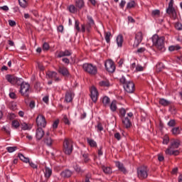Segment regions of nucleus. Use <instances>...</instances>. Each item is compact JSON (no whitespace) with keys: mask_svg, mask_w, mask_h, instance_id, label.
Instances as JSON below:
<instances>
[{"mask_svg":"<svg viewBox=\"0 0 182 182\" xmlns=\"http://www.w3.org/2000/svg\"><path fill=\"white\" fill-rule=\"evenodd\" d=\"M180 147V140L173 139L171 141L170 146L165 151L168 156H178L180 151L177 150Z\"/></svg>","mask_w":182,"mask_h":182,"instance_id":"f257e3e1","label":"nucleus"},{"mask_svg":"<svg viewBox=\"0 0 182 182\" xmlns=\"http://www.w3.org/2000/svg\"><path fill=\"white\" fill-rule=\"evenodd\" d=\"M152 42L154 46H156L158 50H161V52H164V50H166V48H164V38L154 35L152 36Z\"/></svg>","mask_w":182,"mask_h":182,"instance_id":"f03ea898","label":"nucleus"},{"mask_svg":"<svg viewBox=\"0 0 182 182\" xmlns=\"http://www.w3.org/2000/svg\"><path fill=\"white\" fill-rule=\"evenodd\" d=\"M63 151L68 156L73 151V141L69 138H65L63 144Z\"/></svg>","mask_w":182,"mask_h":182,"instance_id":"7ed1b4c3","label":"nucleus"},{"mask_svg":"<svg viewBox=\"0 0 182 182\" xmlns=\"http://www.w3.org/2000/svg\"><path fill=\"white\" fill-rule=\"evenodd\" d=\"M82 69L84 72H86V73L92 75V76H95V75H97V67L92 63H84L82 65Z\"/></svg>","mask_w":182,"mask_h":182,"instance_id":"20e7f679","label":"nucleus"},{"mask_svg":"<svg viewBox=\"0 0 182 182\" xmlns=\"http://www.w3.org/2000/svg\"><path fill=\"white\" fill-rule=\"evenodd\" d=\"M166 12L172 19H177V11H176V8H174V0L169 1Z\"/></svg>","mask_w":182,"mask_h":182,"instance_id":"39448f33","label":"nucleus"},{"mask_svg":"<svg viewBox=\"0 0 182 182\" xmlns=\"http://www.w3.org/2000/svg\"><path fill=\"white\" fill-rule=\"evenodd\" d=\"M137 176L139 180H144L149 177V169L147 166H140L137 168Z\"/></svg>","mask_w":182,"mask_h":182,"instance_id":"423d86ee","label":"nucleus"},{"mask_svg":"<svg viewBox=\"0 0 182 182\" xmlns=\"http://www.w3.org/2000/svg\"><path fill=\"white\" fill-rule=\"evenodd\" d=\"M29 90H31V85L26 82H23L20 87V93L24 97H29Z\"/></svg>","mask_w":182,"mask_h":182,"instance_id":"0eeeda50","label":"nucleus"},{"mask_svg":"<svg viewBox=\"0 0 182 182\" xmlns=\"http://www.w3.org/2000/svg\"><path fill=\"white\" fill-rule=\"evenodd\" d=\"M36 123L38 127L41 129H45V127H46V124H48L46 122V118H45V116L42 114H39L37 116L36 119Z\"/></svg>","mask_w":182,"mask_h":182,"instance_id":"6e6552de","label":"nucleus"},{"mask_svg":"<svg viewBox=\"0 0 182 182\" xmlns=\"http://www.w3.org/2000/svg\"><path fill=\"white\" fill-rule=\"evenodd\" d=\"M90 96L91 97V100L94 103H96L99 97V91H97V88H96V87L95 86H92L90 88Z\"/></svg>","mask_w":182,"mask_h":182,"instance_id":"1a4fd4ad","label":"nucleus"},{"mask_svg":"<svg viewBox=\"0 0 182 182\" xmlns=\"http://www.w3.org/2000/svg\"><path fill=\"white\" fill-rule=\"evenodd\" d=\"M105 66L106 70L109 73H113L114 70H116V65H114V62L112 60L105 61Z\"/></svg>","mask_w":182,"mask_h":182,"instance_id":"9d476101","label":"nucleus"},{"mask_svg":"<svg viewBox=\"0 0 182 182\" xmlns=\"http://www.w3.org/2000/svg\"><path fill=\"white\" fill-rule=\"evenodd\" d=\"M123 87L127 93H134V90H136V86L133 81H129L128 83L125 84Z\"/></svg>","mask_w":182,"mask_h":182,"instance_id":"9b49d317","label":"nucleus"},{"mask_svg":"<svg viewBox=\"0 0 182 182\" xmlns=\"http://www.w3.org/2000/svg\"><path fill=\"white\" fill-rule=\"evenodd\" d=\"M18 157L21 161H23V163H29V165L32 167V168H38V166L33 164V162L29 161V158L26 157L24 154L19 153Z\"/></svg>","mask_w":182,"mask_h":182,"instance_id":"f8f14e48","label":"nucleus"},{"mask_svg":"<svg viewBox=\"0 0 182 182\" xmlns=\"http://www.w3.org/2000/svg\"><path fill=\"white\" fill-rule=\"evenodd\" d=\"M142 41H143V33H141V31H139L135 35V41H134V46H136V48H137V46H139V45L141 43Z\"/></svg>","mask_w":182,"mask_h":182,"instance_id":"ddd939ff","label":"nucleus"},{"mask_svg":"<svg viewBox=\"0 0 182 182\" xmlns=\"http://www.w3.org/2000/svg\"><path fill=\"white\" fill-rule=\"evenodd\" d=\"M46 75L49 79H53L55 82H60V77L58 76V73L55 71H48Z\"/></svg>","mask_w":182,"mask_h":182,"instance_id":"4468645a","label":"nucleus"},{"mask_svg":"<svg viewBox=\"0 0 182 182\" xmlns=\"http://www.w3.org/2000/svg\"><path fill=\"white\" fill-rule=\"evenodd\" d=\"M6 79L11 85H16V83H18V82H19V78H18L15 75H6Z\"/></svg>","mask_w":182,"mask_h":182,"instance_id":"2eb2a0df","label":"nucleus"},{"mask_svg":"<svg viewBox=\"0 0 182 182\" xmlns=\"http://www.w3.org/2000/svg\"><path fill=\"white\" fill-rule=\"evenodd\" d=\"M92 26H93L87 23L86 24L85 23L81 24V32L82 33H85V32H87V33H90Z\"/></svg>","mask_w":182,"mask_h":182,"instance_id":"dca6fc26","label":"nucleus"},{"mask_svg":"<svg viewBox=\"0 0 182 182\" xmlns=\"http://www.w3.org/2000/svg\"><path fill=\"white\" fill-rule=\"evenodd\" d=\"M58 73H60V75H62L63 76L68 77L70 75L69 70H68V68L65 66H58Z\"/></svg>","mask_w":182,"mask_h":182,"instance_id":"f3484780","label":"nucleus"},{"mask_svg":"<svg viewBox=\"0 0 182 182\" xmlns=\"http://www.w3.org/2000/svg\"><path fill=\"white\" fill-rule=\"evenodd\" d=\"M122 125L125 129H130L132 127V121H130V119L129 117H126L124 118H122Z\"/></svg>","mask_w":182,"mask_h":182,"instance_id":"a211bd4d","label":"nucleus"},{"mask_svg":"<svg viewBox=\"0 0 182 182\" xmlns=\"http://www.w3.org/2000/svg\"><path fill=\"white\" fill-rule=\"evenodd\" d=\"M73 97H75V93L72 91H68L65 93V101L67 102V103H70V102L73 100Z\"/></svg>","mask_w":182,"mask_h":182,"instance_id":"6ab92c4d","label":"nucleus"},{"mask_svg":"<svg viewBox=\"0 0 182 182\" xmlns=\"http://www.w3.org/2000/svg\"><path fill=\"white\" fill-rule=\"evenodd\" d=\"M73 174V172L69 169H65L60 173V176L63 178H69V177H72Z\"/></svg>","mask_w":182,"mask_h":182,"instance_id":"aec40b11","label":"nucleus"},{"mask_svg":"<svg viewBox=\"0 0 182 182\" xmlns=\"http://www.w3.org/2000/svg\"><path fill=\"white\" fill-rule=\"evenodd\" d=\"M45 136V132L42 128H37L36 132V137L37 140H41Z\"/></svg>","mask_w":182,"mask_h":182,"instance_id":"412c9836","label":"nucleus"},{"mask_svg":"<svg viewBox=\"0 0 182 182\" xmlns=\"http://www.w3.org/2000/svg\"><path fill=\"white\" fill-rule=\"evenodd\" d=\"M115 165L119 168V171H122V173H124V174H126V173H127V170L124 167V165L120 161H116Z\"/></svg>","mask_w":182,"mask_h":182,"instance_id":"4be33fe9","label":"nucleus"},{"mask_svg":"<svg viewBox=\"0 0 182 182\" xmlns=\"http://www.w3.org/2000/svg\"><path fill=\"white\" fill-rule=\"evenodd\" d=\"M72 55V50H65L64 51H60L57 55V58H63L65 56H70Z\"/></svg>","mask_w":182,"mask_h":182,"instance_id":"5701e85b","label":"nucleus"},{"mask_svg":"<svg viewBox=\"0 0 182 182\" xmlns=\"http://www.w3.org/2000/svg\"><path fill=\"white\" fill-rule=\"evenodd\" d=\"M75 6L77 9H83L85 8V0H75Z\"/></svg>","mask_w":182,"mask_h":182,"instance_id":"b1692460","label":"nucleus"},{"mask_svg":"<svg viewBox=\"0 0 182 182\" xmlns=\"http://www.w3.org/2000/svg\"><path fill=\"white\" fill-rule=\"evenodd\" d=\"M101 102L104 106V107H107L110 105V98L107 96H104L101 98Z\"/></svg>","mask_w":182,"mask_h":182,"instance_id":"393cba45","label":"nucleus"},{"mask_svg":"<svg viewBox=\"0 0 182 182\" xmlns=\"http://www.w3.org/2000/svg\"><path fill=\"white\" fill-rule=\"evenodd\" d=\"M109 106L111 112L114 113V112L117 110V101H116V100H112V102L109 105Z\"/></svg>","mask_w":182,"mask_h":182,"instance_id":"a878e982","label":"nucleus"},{"mask_svg":"<svg viewBox=\"0 0 182 182\" xmlns=\"http://www.w3.org/2000/svg\"><path fill=\"white\" fill-rule=\"evenodd\" d=\"M44 176L46 178H50V176H52V168L46 166L44 171Z\"/></svg>","mask_w":182,"mask_h":182,"instance_id":"bb28decb","label":"nucleus"},{"mask_svg":"<svg viewBox=\"0 0 182 182\" xmlns=\"http://www.w3.org/2000/svg\"><path fill=\"white\" fill-rule=\"evenodd\" d=\"M159 105H161V106H164V107H167V106H170V105H171V102L164 98H161L159 99Z\"/></svg>","mask_w":182,"mask_h":182,"instance_id":"cd10ccee","label":"nucleus"},{"mask_svg":"<svg viewBox=\"0 0 182 182\" xmlns=\"http://www.w3.org/2000/svg\"><path fill=\"white\" fill-rule=\"evenodd\" d=\"M124 41V40L123 39L122 35H119L117 37V46H119V48H122V46H123Z\"/></svg>","mask_w":182,"mask_h":182,"instance_id":"c85d7f7f","label":"nucleus"},{"mask_svg":"<svg viewBox=\"0 0 182 182\" xmlns=\"http://www.w3.org/2000/svg\"><path fill=\"white\" fill-rule=\"evenodd\" d=\"M77 7H76V5L70 4V6H68V10L70 14H76L77 12Z\"/></svg>","mask_w":182,"mask_h":182,"instance_id":"c756f323","label":"nucleus"},{"mask_svg":"<svg viewBox=\"0 0 182 182\" xmlns=\"http://www.w3.org/2000/svg\"><path fill=\"white\" fill-rule=\"evenodd\" d=\"M171 133L173 136H178L181 133V128L180 127H173L171 129Z\"/></svg>","mask_w":182,"mask_h":182,"instance_id":"7c9ffc66","label":"nucleus"},{"mask_svg":"<svg viewBox=\"0 0 182 182\" xmlns=\"http://www.w3.org/2000/svg\"><path fill=\"white\" fill-rule=\"evenodd\" d=\"M99 85L101 87H109V86H110V82L108 80H103L99 82Z\"/></svg>","mask_w":182,"mask_h":182,"instance_id":"2f4dec72","label":"nucleus"},{"mask_svg":"<svg viewBox=\"0 0 182 182\" xmlns=\"http://www.w3.org/2000/svg\"><path fill=\"white\" fill-rule=\"evenodd\" d=\"M102 170L105 173V174H112L113 171H112V168L106 166H102Z\"/></svg>","mask_w":182,"mask_h":182,"instance_id":"473e14b6","label":"nucleus"},{"mask_svg":"<svg viewBox=\"0 0 182 182\" xmlns=\"http://www.w3.org/2000/svg\"><path fill=\"white\" fill-rule=\"evenodd\" d=\"M87 142L90 147H97V143H96L95 141L92 139L87 138Z\"/></svg>","mask_w":182,"mask_h":182,"instance_id":"72a5a7b5","label":"nucleus"},{"mask_svg":"<svg viewBox=\"0 0 182 182\" xmlns=\"http://www.w3.org/2000/svg\"><path fill=\"white\" fill-rule=\"evenodd\" d=\"M110 38H112V33L110 31L105 32V38L107 43H110Z\"/></svg>","mask_w":182,"mask_h":182,"instance_id":"f704fd0d","label":"nucleus"},{"mask_svg":"<svg viewBox=\"0 0 182 182\" xmlns=\"http://www.w3.org/2000/svg\"><path fill=\"white\" fill-rule=\"evenodd\" d=\"M151 16L152 18H159L160 17V10L159 9H156V10H153L151 11Z\"/></svg>","mask_w":182,"mask_h":182,"instance_id":"c9c22d12","label":"nucleus"},{"mask_svg":"<svg viewBox=\"0 0 182 182\" xmlns=\"http://www.w3.org/2000/svg\"><path fill=\"white\" fill-rule=\"evenodd\" d=\"M18 4L21 8H28V0H18Z\"/></svg>","mask_w":182,"mask_h":182,"instance_id":"e433bc0d","label":"nucleus"},{"mask_svg":"<svg viewBox=\"0 0 182 182\" xmlns=\"http://www.w3.org/2000/svg\"><path fill=\"white\" fill-rule=\"evenodd\" d=\"M181 49V47L180 46L176 45V46H171L168 47V50L170 52H174V50H180Z\"/></svg>","mask_w":182,"mask_h":182,"instance_id":"4c0bfd02","label":"nucleus"},{"mask_svg":"<svg viewBox=\"0 0 182 182\" xmlns=\"http://www.w3.org/2000/svg\"><path fill=\"white\" fill-rule=\"evenodd\" d=\"M80 22H79V20H75V29H76L77 32H82V28H80Z\"/></svg>","mask_w":182,"mask_h":182,"instance_id":"58836bf2","label":"nucleus"},{"mask_svg":"<svg viewBox=\"0 0 182 182\" xmlns=\"http://www.w3.org/2000/svg\"><path fill=\"white\" fill-rule=\"evenodd\" d=\"M129 80H127V79H126V77L122 76L120 79H119V83L121 85H123V87H124V85H127V83H129Z\"/></svg>","mask_w":182,"mask_h":182,"instance_id":"ea45409f","label":"nucleus"},{"mask_svg":"<svg viewBox=\"0 0 182 182\" xmlns=\"http://www.w3.org/2000/svg\"><path fill=\"white\" fill-rule=\"evenodd\" d=\"M11 126H12V127H14V129H18V127H19V126H21V124H19L18 120L14 119L11 122Z\"/></svg>","mask_w":182,"mask_h":182,"instance_id":"a19ab883","label":"nucleus"},{"mask_svg":"<svg viewBox=\"0 0 182 182\" xmlns=\"http://www.w3.org/2000/svg\"><path fill=\"white\" fill-rule=\"evenodd\" d=\"M126 113H127L126 109L124 108L119 109V117H121V119H123L125 117Z\"/></svg>","mask_w":182,"mask_h":182,"instance_id":"79ce46f5","label":"nucleus"},{"mask_svg":"<svg viewBox=\"0 0 182 182\" xmlns=\"http://www.w3.org/2000/svg\"><path fill=\"white\" fill-rule=\"evenodd\" d=\"M87 23H88L92 26H95V20H93V18L92 16H87Z\"/></svg>","mask_w":182,"mask_h":182,"instance_id":"37998d69","label":"nucleus"},{"mask_svg":"<svg viewBox=\"0 0 182 182\" xmlns=\"http://www.w3.org/2000/svg\"><path fill=\"white\" fill-rule=\"evenodd\" d=\"M162 69H164V64L163 63H159L156 65V72H161Z\"/></svg>","mask_w":182,"mask_h":182,"instance_id":"c03bdc74","label":"nucleus"},{"mask_svg":"<svg viewBox=\"0 0 182 182\" xmlns=\"http://www.w3.org/2000/svg\"><path fill=\"white\" fill-rule=\"evenodd\" d=\"M82 158H83L84 163H89L90 161V158H89L88 154H83Z\"/></svg>","mask_w":182,"mask_h":182,"instance_id":"a18cd8bd","label":"nucleus"},{"mask_svg":"<svg viewBox=\"0 0 182 182\" xmlns=\"http://www.w3.org/2000/svg\"><path fill=\"white\" fill-rule=\"evenodd\" d=\"M6 150L9 153H14V151H16L18 150L17 146H8L6 148Z\"/></svg>","mask_w":182,"mask_h":182,"instance_id":"49530a36","label":"nucleus"},{"mask_svg":"<svg viewBox=\"0 0 182 182\" xmlns=\"http://www.w3.org/2000/svg\"><path fill=\"white\" fill-rule=\"evenodd\" d=\"M53 142V141H52V139L50 137H47L44 140V143H46V144H47V146H52Z\"/></svg>","mask_w":182,"mask_h":182,"instance_id":"de8ad7c7","label":"nucleus"},{"mask_svg":"<svg viewBox=\"0 0 182 182\" xmlns=\"http://www.w3.org/2000/svg\"><path fill=\"white\" fill-rule=\"evenodd\" d=\"M136 2H134V1H132L127 3V8H128L129 9H132V8H134Z\"/></svg>","mask_w":182,"mask_h":182,"instance_id":"09e8293b","label":"nucleus"},{"mask_svg":"<svg viewBox=\"0 0 182 182\" xmlns=\"http://www.w3.org/2000/svg\"><path fill=\"white\" fill-rule=\"evenodd\" d=\"M21 129L22 130H30L31 127H29V125L28 124L23 122V124H21Z\"/></svg>","mask_w":182,"mask_h":182,"instance_id":"8fccbe9b","label":"nucleus"},{"mask_svg":"<svg viewBox=\"0 0 182 182\" xmlns=\"http://www.w3.org/2000/svg\"><path fill=\"white\" fill-rule=\"evenodd\" d=\"M175 28L177 31H182V23L180 22H177L175 23Z\"/></svg>","mask_w":182,"mask_h":182,"instance_id":"3c124183","label":"nucleus"},{"mask_svg":"<svg viewBox=\"0 0 182 182\" xmlns=\"http://www.w3.org/2000/svg\"><path fill=\"white\" fill-rule=\"evenodd\" d=\"M74 170L76 171V173H83V171L82 170L80 166H79V165L74 166Z\"/></svg>","mask_w":182,"mask_h":182,"instance_id":"603ef678","label":"nucleus"},{"mask_svg":"<svg viewBox=\"0 0 182 182\" xmlns=\"http://www.w3.org/2000/svg\"><path fill=\"white\" fill-rule=\"evenodd\" d=\"M63 122L65 123V124H70V122L69 121V119H68V116L64 115L63 117Z\"/></svg>","mask_w":182,"mask_h":182,"instance_id":"864d4df0","label":"nucleus"},{"mask_svg":"<svg viewBox=\"0 0 182 182\" xmlns=\"http://www.w3.org/2000/svg\"><path fill=\"white\" fill-rule=\"evenodd\" d=\"M168 126H169V127H174V126H176V120H174V119H171V120L168 122Z\"/></svg>","mask_w":182,"mask_h":182,"instance_id":"5fc2aeb1","label":"nucleus"},{"mask_svg":"<svg viewBox=\"0 0 182 182\" xmlns=\"http://www.w3.org/2000/svg\"><path fill=\"white\" fill-rule=\"evenodd\" d=\"M90 178H92V174L87 173L85 175V182H90Z\"/></svg>","mask_w":182,"mask_h":182,"instance_id":"6e6d98bb","label":"nucleus"},{"mask_svg":"<svg viewBox=\"0 0 182 182\" xmlns=\"http://www.w3.org/2000/svg\"><path fill=\"white\" fill-rule=\"evenodd\" d=\"M96 127L97 132H103V125L102 123H98Z\"/></svg>","mask_w":182,"mask_h":182,"instance_id":"4d7b16f0","label":"nucleus"},{"mask_svg":"<svg viewBox=\"0 0 182 182\" xmlns=\"http://www.w3.org/2000/svg\"><path fill=\"white\" fill-rule=\"evenodd\" d=\"M144 70V68H143V66L140 65H137L136 67V72H143Z\"/></svg>","mask_w":182,"mask_h":182,"instance_id":"13d9d810","label":"nucleus"},{"mask_svg":"<svg viewBox=\"0 0 182 182\" xmlns=\"http://www.w3.org/2000/svg\"><path fill=\"white\" fill-rule=\"evenodd\" d=\"M49 43H44L43 45V50H49Z\"/></svg>","mask_w":182,"mask_h":182,"instance_id":"bf43d9fd","label":"nucleus"},{"mask_svg":"<svg viewBox=\"0 0 182 182\" xmlns=\"http://www.w3.org/2000/svg\"><path fill=\"white\" fill-rule=\"evenodd\" d=\"M59 126V119H56L53 124V128L56 129Z\"/></svg>","mask_w":182,"mask_h":182,"instance_id":"052dcab7","label":"nucleus"},{"mask_svg":"<svg viewBox=\"0 0 182 182\" xmlns=\"http://www.w3.org/2000/svg\"><path fill=\"white\" fill-rule=\"evenodd\" d=\"M114 137L117 139V140H120V139H122V136L120 135V133L119 132H116L114 134Z\"/></svg>","mask_w":182,"mask_h":182,"instance_id":"680f3d73","label":"nucleus"},{"mask_svg":"<svg viewBox=\"0 0 182 182\" xmlns=\"http://www.w3.org/2000/svg\"><path fill=\"white\" fill-rule=\"evenodd\" d=\"M63 29H64V28H63V25H60L57 28L58 32H60L61 33H63Z\"/></svg>","mask_w":182,"mask_h":182,"instance_id":"e2e57ef3","label":"nucleus"},{"mask_svg":"<svg viewBox=\"0 0 182 182\" xmlns=\"http://www.w3.org/2000/svg\"><path fill=\"white\" fill-rule=\"evenodd\" d=\"M63 62L65 63V65H69L70 63V60L68 58H64L62 59Z\"/></svg>","mask_w":182,"mask_h":182,"instance_id":"0e129e2a","label":"nucleus"},{"mask_svg":"<svg viewBox=\"0 0 182 182\" xmlns=\"http://www.w3.org/2000/svg\"><path fill=\"white\" fill-rule=\"evenodd\" d=\"M43 102L44 103H49V95H46L45 97H43Z\"/></svg>","mask_w":182,"mask_h":182,"instance_id":"69168bd1","label":"nucleus"},{"mask_svg":"<svg viewBox=\"0 0 182 182\" xmlns=\"http://www.w3.org/2000/svg\"><path fill=\"white\" fill-rule=\"evenodd\" d=\"M9 97H11V99H17L18 97L16 96V94H15V92H10Z\"/></svg>","mask_w":182,"mask_h":182,"instance_id":"338daca9","label":"nucleus"},{"mask_svg":"<svg viewBox=\"0 0 182 182\" xmlns=\"http://www.w3.org/2000/svg\"><path fill=\"white\" fill-rule=\"evenodd\" d=\"M124 5H126V1L122 0L121 3L119 4L120 9H123V8H124Z\"/></svg>","mask_w":182,"mask_h":182,"instance_id":"774afa93","label":"nucleus"}]
</instances>
